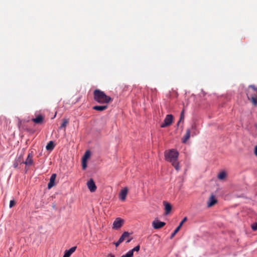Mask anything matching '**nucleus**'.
<instances>
[{
    "label": "nucleus",
    "instance_id": "1",
    "mask_svg": "<svg viewBox=\"0 0 257 257\" xmlns=\"http://www.w3.org/2000/svg\"><path fill=\"white\" fill-rule=\"evenodd\" d=\"M178 152L174 149L169 150L165 152V160L171 163L172 166L177 171L180 170L179 163L178 161Z\"/></svg>",
    "mask_w": 257,
    "mask_h": 257
},
{
    "label": "nucleus",
    "instance_id": "2",
    "mask_svg": "<svg viewBox=\"0 0 257 257\" xmlns=\"http://www.w3.org/2000/svg\"><path fill=\"white\" fill-rule=\"evenodd\" d=\"M93 99L95 101L101 104H108L112 100L111 97L107 95L104 91L98 89L94 90Z\"/></svg>",
    "mask_w": 257,
    "mask_h": 257
},
{
    "label": "nucleus",
    "instance_id": "3",
    "mask_svg": "<svg viewBox=\"0 0 257 257\" xmlns=\"http://www.w3.org/2000/svg\"><path fill=\"white\" fill-rule=\"evenodd\" d=\"M173 118V116L172 114H167L164 120V122L161 124V127L164 128L170 125L172 122Z\"/></svg>",
    "mask_w": 257,
    "mask_h": 257
},
{
    "label": "nucleus",
    "instance_id": "4",
    "mask_svg": "<svg viewBox=\"0 0 257 257\" xmlns=\"http://www.w3.org/2000/svg\"><path fill=\"white\" fill-rule=\"evenodd\" d=\"M166 224V223L160 221L158 219H155L152 222V226L155 229H159L163 227Z\"/></svg>",
    "mask_w": 257,
    "mask_h": 257
},
{
    "label": "nucleus",
    "instance_id": "5",
    "mask_svg": "<svg viewBox=\"0 0 257 257\" xmlns=\"http://www.w3.org/2000/svg\"><path fill=\"white\" fill-rule=\"evenodd\" d=\"M124 220L120 218H116L113 223L112 228L119 229L122 225Z\"/></svg>",
    "mask_w": 257,
    "mask_h": 257
},
{
    "label": "nucleus",
    "instance_id": "6",
    "mask_svg": "<svg viewBox=\"0 0 257 257\" xmlns=\"http://www.w3.org/2000/svg\"><path fill=\"white\" fill-rule=\"evenodd\" d=\"M87 187L91 192H94L96 190V186L92 179H90L87 182Z\"/></svg>",
    "mask_w": 257,
    "mask_h": 257
},
{
    "label": "nucleus",
    "instance_id": "7",
    "mask_svg": "<svg viewBox=\"0 0 257 257\" xmlns=\"http://www.w3.org/2000/svg\"><path fill=\"white\" fill-rule=\"evenodd\" d=\"M23 155H20L18 157L16 158L13 167L15 168H18L19 164H24V161L23 160Z\"/></svg>",
    "mask_w": 257,
    "mask_h": 257
},
{
    "label": "nucleus",
    "instance_id": "8",
    "mask_svg": "<svg viewBox=\"0 0 257 257\" xmlns=\"http://www.w3.org/2000/svg\"><path fill=\"white\" fill-rule=\"evenodd\" d=\"M44 120V116L41 114L36 115L35 118H33L32 121L36 124H42Z\"/></svg>",
    "mask_w": 257,
    "mask_h": 257
},
{
    "label": "nucleus",
    "instance_id": "9",
    "mask_svg": "<svg viewBox=\"0 0 257 257\" xmlns=\"http://www.w3.org/2000/svg\"><path fill=\"white\" fill-rule=\"evenodd\" d=\"M33 152L31 151L30 153H29L28 157L26 159V160L25 161H24V164L28 166H30L32 165L33 164Z\"/></svg>",
    "mask_w": 257,
    "mask_h": 257
},
{
    "label": "nucleus",
    "instance_id": "10",
    "mask_svg": "<svg viewBox=\"0 0 257 257\" xmlns=\"http://www.w3.org/2000/svg\"><path fill=\"white\" fill-rule=\"evenodd\" d=\"M56 174H53L50 177L49 182L48 184V188L49 189L52 188L55 185V181L56 178Z\"/></svg>",
    "mask_w": 257,
    "mask_h": 257
},
{
    "label": "nucleus",
    "instance_id": "11",
    "mask_svg": "<svg viewBox=\"0 0 257 257\" xmlns=\"http://www.w3.org/2000/svg\"><path fill=\"white\" fill-rule=\"evenodd\" d=\"M217 200L216 199L215 195L212 194L208 201L207 206L208 207L212 206L217 203Z\"/></svg>",
    "mask_w": 257,
    "mask_h": 257
},
{
    "label": "nucleus",
    "instance_id": "12",
    "mask_svg": "<svg viewBox=\"0 0 257 257\" xmlns=\"http://www.w3.org/2000/svg\"><path fill=\"white\" fill-rule=\"evenodd\" d=\"M108 108L107 104H104L102 105L93 106L92 109L98 111H102Z\"/></svg>",
    "mask_w": 257,
    "mask_h": 257
},
{
    "label": "nucleus",
    "instance_id": "13",
    "mask_svg": "<svg viewBox=\"0 0 257 257\" xmlns=\"http://www.w3.org/2000/svg\"><path fill=\"white\" fill-rule=\"evenodd\" d=\"M77 246H73L68 250H66L63 257H70L71 255L76 250Z\"/></svg>",
    "mask_w": 257,
    "mask_h": 257
},
{
    "label": "nucleus",
    "instance_id": "14",
    "mask_svg": "<svg viewBox=\"0 0 257 257\" xmlns=\"http://www.w3.org/2000/svg\"><path fill=\"white\" fill-rule=\"evenodd\" d=\"M163 205L165 206V214H168L172 209V206L171 204L166 201H164Z\"/></svg>",
    "mask_w": 257,
    "mask_h": 257
},
{
    "label": "nucleus",
    "instance_id": "15",
    "mask_svg": "<svg viewBox=\"0 0 257 257\" xmlns=\"http://www.w3.org/2000/svg\"><path fill=\"white\" fill-rule=\"evenodd\" d=\"M127 193V188L126 187L124 188L121 190L119 193V199L121 200L124 201L126 198V196Z\"/></svg>",
    "mask_w": 257,
    "mask_h": 257
},
{
    "label": "nucleus",
    "instance_id": "16",
    "mask_svg": "<svg viewBox=\"0 0 257 257\" xmlns=\"http://www.w3.org/2000/svg\"><path fill=\"white\" fill-rule=\"evenodd\" d=\"M191 135L190 130L187 128L186 132L183 138L182 139V142L183 143H186L187 140L190 138Z\"/></svg>",
    "mask_w": 257,
    "mask_h": 257
},
{
    "label": "nucleus",
    "instance_id": "17",
    "mask_svg": "<svg viewBox=\"0 0 257 257\" xmlns=\"http://www.w3.org/2000/svg\"><path fill=\"white\" fill-rule=\"evenodd\" d=\"M55 147V144L53 141H50L47 145L46 149L47 151H51Z\"/></svg>",
    "mask_w": 257,
    "mask_h": 257
},
{
    "label": "nucleus",
    "instance_id": "18",
    "mask_svg": "<svg viewBox=\"0 0 257 257\" xmlns=\"http://www.w3.org/2000/svg\"><path fill=\"white\" fill-rule=\"evenodd\" d=\"M130 234V233L128 232L124 231L119 238V241L123 242L126 237L129 236Z\"/></svg>",
    "mask_w": 257,
    "mask_h": 257
},
{
    "label": "nucleus",
    "instance_id": "19",
    "mask_svg": "<svg viewBox=\"0 0 257 257\" xmlns=\"http://www.w3.org/2000/svg\"><path fill=\"white\" fill-rule=\"evenodd\" d=\"M247 98L248 100H250L251 101V102L254 106H257V98L256 97L252 96L250 97H249V96H247Z\"/></svg>",
    "mask_w": 257,
    "mask_h": 257
},
{
    "label": "nucleus",
    "instance_id": "20",
    "mask_svg": "<svg viewBox=\"0 0 257 257\" xmlns=\"http://www.w3.org/2000/svg\"><path fill=\"white\" fill-rule=\"evenodd\" d=\"M62 120H63V122L61 124L60 126L59 127V129H62L63 128H65L67 124L68 123V122H69L68 119H67L66 118H63L62 119Z\"/></svg>",
    "mask_w": 257,
    "mask_h": 257
},
{
    "label": "nucleus",
    "instance_id": "21",
    "mask_svg": "<svg viewBox=\"0 0 257 257\" xmlns=\"http://www.w3.org/2000/svg\"><path fill=\"white\" fill-rule=\"evenodd\" d=\"M90 154H91V152L89 150L86 151L85 152L84 156H83L82 160L87 161V159L89 158V157L90 156Z\"/></svg>",
    "mask_w": 257,
    "mask_h": 257
},
{
    "label": "nucleus",
    "instance_id": "22",
    "mask_svg": "<svg viewBox=\"0 0 257 257\" xmlns=\"http://www.w3.org/2000/svg\"><path fill=\"white\" fill-rule=\"evenodd\" d=\"M226 176V173L224 171H222L218 174L217 177L219 180H223L225 178Z\"/></svg>",
    "mask_w": 257,
    "mask_h": 257
},
{
    "label": "nucleus",
    "instance_id": "23",
    "mask_svg": "<svg viewBox=\"0 0 257 257\" xmlns=\"http://www.w3.org/2000/svg\"><path fill=\"white\" fill-rule=\"evenodd\" d=\"M184 117H185V116H184V110H183L180 114V119L179 120V121H178L177 122V125L178 126L179 125V123L181 122V121H184Z\"/></svg>",
    "mask_w": 257,
    "mask_h": 257
},
{
    "label": "nucleus",
    "instance_id": "24",
    "mask_svg": "<svg viewBox=\"0 0 257 257\" xmlns=\"http://www.w3.org/2000/svg\"><path fill=\"white\" fill-rule=\"evenodd\" d=\"M180 229V228L177 226L176 228L174 230L173 232L171 234L170 237V239H172L175 236L176 234L179 231Z\"/></svg>",
    "mask_w": 257,
    "mask_h": 257
},
{
    "label": "nucleus",
    "instance_id": "25",
    "mask_svg": "<svg viewBox=\"0 0 257 257\" xmlns=\"http://www.w3.org/2000/svg\"><path fill=\"white\" fill-rule=\"evenodd\" d=\"M134 254L132 251L130 250L126 253L121 255L120 257H133Z\"/></svg>",
    "mask_w": 257,
    "mask_h": 257
},
{
    "label": "nucleus",
    "instance_id": "26",
    "mask_svg": "<svg viewBox=\"0 0 257 257\" xmlns=\"http://www.w3.org/2000/svg\"><path fill=\"white\" fill-rule=\"evenodd\" d=\"M140 249V245H138L135 247H134L133 249H132L131 250L132 251L133 253L134 254V251H139Z\"/></svg>",
    "mask_w": 257,
    "mask_h": 257
},
{
    "label": "nucleus",
    "instance_id": "27",
    "mask_svg": "<svg viewBox=\"0 0 257 257\" xmlns=\"http://www.w3.org/2000/svg\"><path fill=\"white\" fill-rule=\"evenodd\" d=\"M251 228L253 231L257 230V222H255L251 225Z\"/></svg>",
    "mask_w": 257,
    "mask_h": 257
},
{
    "label": "nucleus",
    "instance_id": "28",
    "mask_svg": "<svg viewBox=\"0 0 257 257\" xmlns=\"http://www.w3.org/2000/svg\"><path fill=\"white\" fill-rule=\"evenodd\" d=\"M82 167L83 170H85L87 167V161L82 160Z\"/></svg>",
    "mask_w": 257,
    "mask_h": 257
},
{
    "label": "nucleus",
    "instance_id": "29",
    "mask_svg": "<svg viewBox=\"0 0 257 257\" xmlns=\"http://www.w3.org/2000/svg\"><path fill=\"white\" fill-rule=\"evenodd\" d=\"M187 217H185L183 218V219L180 222L179 225L178 226L181 228V227L183 225V223L187 220Z\"/></svg>",
    "mask_w": 257,
    "mask_h": 257
},
{
    "label": "nucleus",
    "instance_id": "30",
    "mask_svg": "<svg viewBox=\"0 0 257 257\" xmlns=\"http://www.w3.org/2000/svg\"><path fill=\"white\" fill-rule=\"evenodd\" d=\"M248 87L252 88L253 90L256 91V92L257 93V87L254 85H253V84L250 85H249Z\"/></svg>",
    "mask_w": 257,
    "mask_h": 257
},
{
    "label": "nucleus",
    "instance_id": "31",
    "mask_svg": "<svg viewBox=\"0 0 257 257\" xmlns=\"http://www.w3.org/2000/svg\"><path fill=\"white\" fill-rule=\"evenodd\" d=\"M15 204H16V202L14 200H11L10 202V205H9L10 207V208L13 207L15 205Z\"/></svg>",
    "mask_w": 257,
    "mask_h": 257
},
{
    "label": "nucleus",
    "instance_id": "32",
    "mask_svg": "<svg viewBox=\"0 0 257 257\" xmlns=\"http://www.w3.org/2000/svg\"><path fill=\"white\" fill-rule=\"evenodd\" d=\"M121 243V241H119V240L118 239V240L116 242H114L113 243L115 245V246L117 247L118 246L120 243Z\"/></svg>",
    "mask_w": 257,
    "mask_h": 257
},
{
    "label": "nucleus",
    "instance_id": "33",
    "mask_svg": "<svg viewBox=\"0 0 257 257\" xmlns=\"http://www.w3.org/2000/svg\"><path fill=\"white\" fill-rule=\"evenodd\" d=\"M254 154L256 156H257V146H256L254 148Z\"/></svg>",
    "mask_w": 257,
    "mask_h": 257
},
{
    "label": "nucleus",
    "instance_id": "34",
    "mask_svg": "<svg viewBox=\"0 0 257 257\" xmlns=\"http://www.w3.org/2000/svg\"><path fill=\"white\" fill-rule=\"evenodd\" d=\"M196 128V124H193L192 125H191V128L192 130H194Z\"/></svg>",
    "mask_w": 257,
    "mask_h": 257
},
{
    "label": "nucleus",
    "instance_id": "35",
    "mask_svg": "<svg viewBox=\"0 0 257 257\" xmlns=\"http://www.w3.org/2000/svg\"><path fill=\"white\" fill-rule=\"evenodd\" d=\"M132 238H130L129 239H128L126 241V243H128L130 242L132 240Z\"/></svg>",
    "mask_w": 257,
    "mask_h": 257
},
{
    "label": "nucleus",
    "instance_id": "36",
    "mask_svg": "<svg viewBox=\"0 0 257 257\" xmlns=\"http://www.w3.org/2000/svg\"><path fill=\"white\" fill-rule=\"evenodd\" d=\"M21 124V120L19 119V120L18 125L20 126Z\"/></svg>",
    "mask_w": 257,
    "mask_h": 257
},
{
    "label": "nucleus",
    "instance_id": "37",
    "mask_svg": "<svg viewBox=\"0 0 257 257\" xmlns=\"http://www.w3.org/2000/svg\"><path fill=\"white\" fill-rule=\"evenodd\" d=\"M109 257H114V255H113V254H110L109 255Z\"/></svg>",
    "mask_w": 257,
    "mask_h": 257
}]
</instances>
